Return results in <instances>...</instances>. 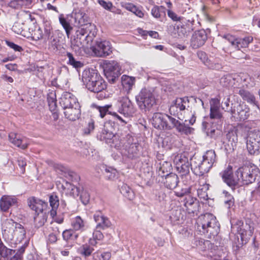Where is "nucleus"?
Wrapping results in <instances>:
<instances>
[{
    "label": "nucleus",
    "mask_w": 260,
    "mask_h": 260,
    "mask_svg": "<svg viewBox=\"0 0 260 260\" xmlns=\"http://www.w3.org/2000/svg\"><path fill=\"white\" fill-rule=\"evenodd\" d=\"M111 107V105H106L105 106H96V109L98 110L100 114V116L103 118L108 112L109 109Z\"/></svg>",
    "instance_id": "obj_61"
},
{
    "label": "nucleus",
    "mask_w": 260,
    "mask_h": 260,
    "mask_svg": "<svg viewBox=\"0 0 260 260\" xmlns=\"http://www.w3.org/2000/svg\"><path fill=\"white\" fill-rule=\"evenodd\" d=\"M198 57L203 61L205 64L208 66L209 68L212 69L219 70L221 68V65L219 63H211V64H208L206 61H207V57L206 54L203 51H199L197 53Z\"/></svg>",
    "instance_id": "obj_45"
},
{
    "label": "nucleus",
    "mask_w": 260,
    "mask_h": 260,
    "mask_svg": "<svg viewBox=\"0 0 260 260\" xmlns=\"http://www.w3.org/2000/svg\"><path fill=\"white\" fill-rule=\"evenodd\" d=\"M72 47L73 49L77 50V49H80L83 47L85 45L80 40L78 39V38L76 37V38H74L71 41Z\"/></svg>",
    "instance_id": "obj_56"
},
{
    "label": "nucleus",
    "mask_w": 260,
    "mask_h": 260,
    "mask_svg": "<svg viewBox=\"0 0 260 260\" xmlns=\"http://www.w3.org/2000/svg\"><path fill=\"white\" fill-rule=\"evenodd\" d=\"M93 218L95 221L97 223L96 228L100 230H105L111 225V222L107 217L105 216L100 212H96Z\"/></svg>",
    "instance_id": "obj_27"
},
{
    "label": "nucleus",
    "mask_w": 260,
    "mask_h": 260,
    "mask_svg": "<svg viewBox=\"0 0 260 260\" xmlns=\"http://www.w3.org/2000/svg\"><path fill=\"white\" fill-rule=\"evenodd\" d=\"M98 3L105 10L111 11L113 4L111 2H106L104 0H98Z\"/></svg>",
    "instance_id": "obj_60"
},
{
    "label": "nucleus",
    "mask_w": 260,
    "mask_h": 260,
    "mask_svg": "<svg viewBox=\"0 0 260 260\" xmlns=\"http://www.w3.org/2000/svg\"><path fill=\"white\" fill-rule=\"evenodd\" d=\"M16 203L17 199L15 197L4 196L0 200V208L3 211L6 212Z\"/></svg>",
    "instance_id": "obj_30"
},
{
    "label": "nucleus",
    "mask_w": 260,
    "mask_h": 260,
    "mask_svg": "<svg viewBox=\"0 0 260 260\" xmlns=\"http://www.w3.org/2000/svg\"><path fill=\"white\" fill-rule=\"evenodd\" d=\"M119 187L121 193L125 198L129 200H132L134 198V192L127 184L122 183L119 185Z\"/></svg>",
    "instance_id": "obj_38"
},
{
    "label": "nucleus",
    "mask_w": 260,
    "mask_h": 260,
    "mask_svg": "<svg viewBox=\"0 0 260 260\" xmlns=\"http://www.w3.org/2000/svg\"><path fill=\"white\" fill-rule=\"evenodd\" d=\"M9 139L11 143L22 149H26L29 144V140L27 138L15 133H10Z\"/></svg>",
    "instance_id": "obj_23"
},
{
    "label": "nucleus",
    "mask_w": 260,
    "mask_h": 260,
    "mask_svg": "<svg viewBox=\"0 0 260 260\" xmlns=\"http://www.w3.org/2000/svg\"><path fill=\"white\" fill-rule=\"evenodd\" d=\"M78 250L81 255L86 257L90 256L94 249L90 245L84 244L80 246Z\"/></svg>",
    "instance_id": "obj_43"
},
{
    "label": "nucleus",
    "mask_w": 260,
    "mask_h": 260,
    "mask_svg": "<svg viewBox=\"0 0 260 260\" xmlns=\"http://www.w3.org/2000/svg\"><path fill=\"white\" fill-rule=\"evenodd\" d=\"M210 117L211 119L220 120L222 116L219 112V108L210 106Z\"/></svg>",
    "instance_id": "obj_52"
},
{
    "label": "nucleus",
    "mask_w": 260,
    "mask_h": 260,
    "mask_svg": "<svg viewBox=\"0 0 260 260\" xmlns=\"http://www.w3.org/2000/svg\"><path fill=\"white\" fill-rule=\"evenodd\" d=\"M207 39V34L205 30L196 31L192 35L190 45L193 49H197L202 46Z\"/></svg>",
    "instance_id": "obj_20"
},
{
    "label": "nucleus",
    "mask_w": 260,
    "mask_h": 260,
    "mask_svg": "<svg viewBox=\"0 0 260 260\" xmlns=\"http://www.w3.org/2000/svg\"><path fill=\"white\" fill-rule=\"evenodd\" d=\"M166 8L162 6L155 5L151 10L152 16L161 22L166 18Z\"/></svg>",
    "instance_id": "obj_32"
},
{
    "label": "nucleus",
    "mask_w": 260,
    "mask_h": 260,
    "mask_svg": "<svg viewBox=\"0 0 260 260\" xmlns=\"http://www.w3.org/2000/svg\"><path fill=\"white\" fill-rule=\"evenodd\" d=\"M95 26L89 23L86 24L83 27L76 31V37L85 45L89 42H91L96 35Z\"/></svg>",
    "instance_id": "obj_10"
},
{
    "label": "nucleus",
    "mask_w": 260,
    "mask_h": 260,
    "mask_svg": "<svg viewBox=\"0 0 260 260\" xmlns=\"http://www.w3.org/2000/svg\"><path fill=\"white\" fill-rule=\"evenodd\" d=\"M59 205L58 197L54 193L50 196V206L52 209L50 211V214L53 220L58 223H61L63 221L62 217H58L57 216V209Z\"/></svg>",
    "instance_id": "obj_22"
},
{
    "label": "nucleus",
    "mask_w": 260,
    "mask_h": 260,
    "mask_svg": "<svg viewBox=\"0 0 260 260\" xmlns=\"http://www.w3.org/2000/svg\"><path fill=\"white\" fill-rule=\"evenodd\" d=\"M230 113L236 121H244L250 116V108L244 103L237 104L231 107Z\"/></svg>",
    "instance_id": "obj_11"
},
{
    "label": "nucleus",
    "mask_w": 260,
    "mask_h": 260,
    "mask_svg": "<svg viewBox=\"0 0 260 260\" xmlns=\"http://www.w3.org/2000/svg\"><path fill=\"white\" fill-rule=\"evenodd\" d=\"M238 93L243 100L259 108L258 102L256 101L254 95L250 91L244 88H239Z\"/></svg>",
    "instance_id": "obj_33"
},
{
    "label": "nucleus",
    "mask_w": 260,
    "mask_h": 260,
    "mask_svg": "<svg viewBox=\"0 0 260 260\" xmlns=\"http://www.w3.org/2000/svg\"><path fill=\"white\" fill-rule=\"evenodd\" d=\"M81 79L86 88L97 93V98L102 100L107 97L103 91L107 88V84L97 71L93 69H85L82 73Z\"/></svg>",
    "instance_id": "obj_2"
},
{
    "label": "nucleus",
    "mask_w": 260,
    "mask_h": 260,
    "mask_svg": "<svg viewBox=\"0 0 260 260\" xmlns=\"http://www.w3.org/2000/svg\"><path fill=\"white\" fill-rule=\"evenodd\" d=\"M59 20L60 24L65 29L68 37H69L70 31L73 29L72 27L70 25V23L67 21V20L62 16V15L59 17Z\"/></svg>",
    "instance_id": "obj_51"
},
{
    "label": "nucleus",
    "mask_w": 260,
    "mask_h": 260,
    "mask_svg": "<svg viewBox=\"0 0 260 260\" xmlns=\"http://www.w3.org/2000/svg\"><path fill=\"white\" fill-rule=\"evenodd\" d=\"M5 224L8 226L14 227L12 237L10 240H13L16 243H20L24 240L26 235V232L23 226L19 223L14 222L12 219L7 220Z\"/></svg>",
    "instance_id": "obj_16"
},
{
    "label": "nucleus",
    "mask_w": 260,
    "mask_h": 260,
    "mask_svg": "<svg viewBox=\"0 0 260 260\" xmlns=\"http://www.w3.org/2000/svg\"><path fill=\"white\" fill-rule=\"evenodd\" d=\"M50 167H52L57 173H63L66 178L72 181L77 182L80 180V178L78 174L60 164L50 161Z\"/></svg>",
    "instance_id": "obj_18"
},
{
    "label": "nucleus",
    "mask_w": 260,
    "mask_h": 260,
    "mask_svg": "<svg viewBox=\"0 0 260 260\" xmlns=\"http://www.w3.org/2000/svg\"><path fill=\"white\" fill-rule=\"evenodd\" d=\"M184 206L186 207L187 213L189 214H197L199 210L200 205L196 199L190 196L185 197L184 200Z\"/></svg>",
    "instance_id": "obj_26"
},
{
    "label": "nucleus",
    "mask_w": 260,
    "mask_h": 260,
    "mask_svg": "<svg viewBox=\"0 0 260 260\" xmlns=\"http://www.w3.org/2000/svg\"><path fill=\"white\" fill-rule=\"evenodd\" d=\"M226 138L229 141L237 143L238 142V129L235 127L231 129L226 134Z\"/></svg>",
    "instance_id": "obj_50"
},
{
    "label": "nucleus",
    "mask_w": 260,
    "mask_h": 260,
    "mask_svg": "<svg viewBox=\"0 0 260 260\" xmlns=\"http://www.w3.org/2000/svg\"><path fill=\"white\" fill-rule=\"evenodd\" d=\"M221 135V131L218 126H216L214 122L212 123L210 129H208L207 135L211 138L216 139Z\"/></svg>",
    "instance_id": "obj_42"
},
{
    "label": "nucleus",
    "mask_w": 260,
    "mask_h": 260,
    "mask_svg": "<svg viewBox=\"0 0 260 260\" xmlns=\"http://www.w3.org/2000/svg\"><path fill=\"white\" fill-rule=\"evenodd\" d=\"M120 106L118 112L125 117L132 116L135 112V109L128 97H122L120 100Z\"/></svg>",
    "instance_id": "obj_19"
},
{
    "label": "nucleus",
    "mask_w": 260,
    "mask_h": 260,
    "mask_svg": "<svg viewBox=\"0 0 260 260\" xmlns=\"http://www.w3.org/2000/svg\"><path fill=\"white\" fill-rule=\"evenodd\" d=\"M230 97L228 96L226 98H224L223 101L221 103V107L223 110H224L225 112H228L230 113L231 109L229 108L230 107Z\"/></svg>",
    "instance_id": "obj_62"
},
{
    "label": "nucleus",
    "mask_w": 260,
    "mask_h": 260,
    "mask_svg": "<svg viewBox=\"0 0 260 260\" xmlns=\"http://www.w3.org/2000/svg\"><path fill=\"white\" fill-rule=\"evenodd\" d=\"M232 230L236 232L240 235L242 243H246L252 236L253 228L249 224H244L241 220H237L235 222H231Z\"/></svg>",
    "instance_id": "obj_6"
},
{
    "label": "nucleus",
    "mask_w": 260,
    "mask_h": 260,
    "mask_svg": "<svg viewBox=\"0 0 260 260\" xmlns=\"http://www.w3.org/2000/svg\"><path fill=\"white\" fill-rule=\"evenodd\" d=\"M196 242L198 248L203 251H206L211 247V243L208 240L200 239L199 240H197Z\"/></svg>",
    "instance_id": "obj_46"
},
{
    "label": "nucleus",
    "mask_w": 260,
    "mask_h": 260,
    "mask_svg": "<svg viewBox=\"0 0 260 260\" xmlns=\"http://www.w3.org/2000/svg\"><path fill=\"white\" fill-rule=\"evenodd\" d=\"M160 166L159 167L158 173V175L160 176L161 177H164L166 175H165V173H168L170 171L171 169V165L169 162L164 161L162 164H160Z\"/></svg>",
    "instance_id": "obj_47"
},
{
    "label": "nucleus",
    "mask_w": 260,
    "mask_h": 260,
    "mask_svg": "<svg viewBox=\"0 0 260 260\" xmlns=\"http://www.w3.org/2000/svg\"><path fill=\"white\" fill-rule=\"evenodd\" d=\"M168 16L174 21H181L182 19V17L178 16L175 13L171 10H167Z\"/></svg>",
    "instance_id": "obj_63"
},
{
    "label": "nucleus",
    "mask_w": 260,
    "mask_h": 260,
    "mask_svg": "<svg viewBox=\"0 0 260 260\" xmlns=\"http://www.w3.org/2000/svg\"><path fill=\"white\" fill-rule=\"evenodd\" d=\"M247 137L260 145V132H250Z\"/></svg>",
    "instance_id": "obj_57"
},
{
    "label": "nucleus",
    "mask_w": 260,
    "mask_h": 260,
    "mask_svg": "<svg viewBox=\"0 0 260 260\" xmlns=\"http://www.w3.org/2000/svg\"><path fill=\"white\" fill-rule=\"evenodd\" d=\"M190 99H193L197 102L196 99L193 96L189 98L187 96L178 98L173 101L169 109L170 114L174 116H178L180 112L182 114V112L184 114L185 113V110L189 111V103Z\"/></svg>",
    "instance_id": "obj_8"
},
{
    "label": "nucleus",
    "mask_w": 260,
    "mask_h": 260,
    "mask_svg": "<svg viewBox=\"0 0 260 260\" xmlns=\"http://www.w3.org/2000/svg\"><path fill=\"white\" fill-rule=\"evenodd\" d=\"M80 199L84 205L87 204L90 200L89 193L86 191H83L80 195Z\"/></svg>",
    "instance_id": "obj_64"
},
{
    "label": "nucleus",
    "mask_w": 260,
    "mask_h": 260,
    "mask_svg": "<svg viewBox=\"0 0 260 260\" xmlns=\"http://www.w3.org/2000/svg\"><path fill=\"white\" fill-rule=\"evenodd\" d=\"M220 175L223 181L233 190L238 185L240 178L236 174V172L233 174L232 166H229L220 173Z\"/></svg>",
    "instance_id": "obj_15"
},
{
    "label": "nucleus",
    "mask_w": 260,
    "mask_h": 260,
    "mask_svg": "<svg viewBox=\"0 0 260 260\" xmlns=\"http://www.w3.org/2000/svg\"><path fill=\"white\" fill-rule=\"evenodd\" d=\"M189 160L191 161V170L194 175L202 176L209 171L201 156L194 155Z\"/></svg>",
    "instance_id": "obj_14"
},
{
    "label": "nucleus",
    "mask_w": 260,
    "mask_h": 260,
    "mask_svg": "<svg viewBox=\"0 0 260 260\" xmlns=\"http://www.w3.org/2000/svg\"><path fill=\"white\" fill-rule=\"evenodd\" d=\"M172 116L160 113H155L153 114L152 124L153 126L159 129H171L170 119Z\"/></svg>",
    "instance_id": "obj_13"
},
{
    "label": "nucleus",
    "mask_w": 260,
    "mask_h": 260,
    "mask_svg": "<svg viewBox=\"0 0 260 260\" xmlns=\"http://www.w3.org/2000/svg\"><path fill=\"white\" fill-rule=\"evenodd\" d=\"M28 205L32 210L35 211L37 214L45 213L47 211V203L35 197H31L28 199Z\"/></svg>",
    "instance_id": "obj_24"
},
{
    "label": "nucleus",
    "mask_w": 260,
    "mask_h": 260,
    "mask_svg": "<svg viewBox=\"0 0 260 260\" xmlns=\"http://www.w3.org/2000/svg\"><path fill=\"white\" fill-rule=\"evenodd\" d=\"M224 38L228 41L233 48L237 50L247 47L253 40L251 36L246 37L244 38H235L230 35H225Z\"/></svg>",
    "instance_id": "obj_17"
},
{
    "label": "nucleus",
    "mask_w": 260,
    "mask_h": 260,
    "mask_svg": "<svg viewBox=\"0 0 260 260\" xmlns=\"http://www.w3.org/2000/svg\"><path fill=\"white\" fill-rule=\"evenodd\" d=\"M247 149L249 153L252 155H258L260 153V145L251 141L249 138H247L246 141Z\"/></svg>",
    "instance_id": "obj_35"
},
{
    "label": "nucleus",
    "mask_w": 260,
    "mask_h": 260,
    "mask_svg": "<svg viewBox=\"0 0 260 260\" xmlns=\"http://www.w3.org/2000/svg\"><path fill=\"white\" fill-rule=\"evenodd\" d=\"M71 226L74 231H83L85 230V221L80 216H77L72 219Z\"/></svg>",
    "instance_id": "obj_36"
},
{
    "label": "nucleus",
    "mask_w": 260,
    "mask_h": 260,
    "mask_svg": "<svg viewBox=\"0 0 260 260\" xmlns=\"http://www.w3.org/2000/svg\"><path fill=\"white\" fill-rule=\"evenodd\" d=\"M73 17H74L75 23L77 25H82L84 23V18L82 12L75 13L74 14H73Z\"/></svg>",
    "instance_id": "obj_55"
},
{
    "label": "nucleus",
    "mask_w": 260,
    "mask_h": 260,
    "mask_svg": "<svg viewBox=\"0 0 260 260\" xmlns=\"http://www.w3.org/2000/svg\"><path fill=\"white\" fill-rule=\"evenodd\" d=\"M257 170L251 166H244L236 171V174L244 184L248 185L254 182L257 176Z\"/></svg>",
    "instance_id": "obj_7"
},
{
    "label": "nucleus",
    "mask_w": 260,
    "mask_h": 260,
    "mask_svg": "<svg viewBox=\"0 0 260 260\" xmlns=\"http://www.w3.org/2000/svg\"><path fill=\"white\" fill-rule=\"evenodd\" d=\"M121 82L123 88L128 92L135 84V78L133 77L123 75L121 77Z\"/></svg>",
    "instance_id": "obj_34"
},
{
    "label": "nucleus",
    "mask_w": 260,
    "mask_h": 260,
    "mask_svg": "<svg viewBox=\"0 0 260 260\" xmlns=\"http://www.w3.org/2000/svg\"><path fill=\"white\" fill-rule=\"evenodd\" d=\"M93 51L99 56H107L112 52L110 44L106 41H97Z\"/></svg>",
    "instance_id": "obj_21"
},
{
    "label": "nucleus",
    "mask_w": 260,
    "mask_h": 260,
    "mask_svg": "<svg viewBox=\"0 0 260 260\" xmlns=\"http://www.w3.org/2000/svg\"><path fill=\"white\" fill-rule=\"evenodd\" d=\"M190 193V187H186L184 188L181 189L179 191H175V195L178 197H183L185 196V197L188 196H190L189 193Z\"/></svg>",
    "instance_id": "obj_59"
},
{
    "label": "nucleus",
    "mask_w": 260,
    "mask_h": 260,
    "mask_svg": "<svg viewBox=\"0 0 260 260\" xmlns=\"http://www.w3.org/2000/svg\"><path fill=\"white\" fill-rule=\"evenodd\" d=\"M94 129V121L90 119L88 121L87 125L83 129V133L84 135H88L93 131Z\"/></svg>",
    "instance_id": "obj_53"
},
{
    "label": "nucleus",
    "mask_w": 260,
    "mask_h": 260,
    "mask_svg": "<svg viewBox=\"0 0 260 260\" xmlns=\"http://www.w3.org/2000/svg\"><path fill=\"white\" fill-rule=\"evenodd\" d=\"M201 157L204 163L206 164V165L209 171L216 162L217 159L216 155L213 150L207 151Z\"/></svg>",
    "instance_id": "obj_29"
},
{
    "label": "nucleus",
    "mask_w": 260,
    "mask_h": 260,
    "mask_svg": "<svg viewBox=\"0 0 260 260\" xmlns=\"http://www.w3.org/2000/svg\"><path fill=\"white\" fill-rule=\"evenodd\" d=\"M28 30L24 37L32 41H38L42 38L43 32L39 26H34L29 28Z\"/></svg>",
    "instance_id": "obj_31"
},
{
    "label": "nucleus",
    "mask_w": 260,
    "mask_h": 260,
    "mask_svg": "<svg viewBox=\"0 0 260 260\" xmlns=\"http://www.w3.org/2000/svg\"><path fill=\"white\" fill-rule=\"evenodd\" d=\"M116 125L114 122L109 120L105 122L101 131L97 134V138L101 141H105L115 147L121 146L124 147L126 155L129 158L136 159L141 155V147L134 138L127 135L125 139L121 140L119 143L116 141L118 136L116 135Z\"/></svg>",
    "instance_id": "obj_1"
},
{
    "label": "nucleus",
    "mask_w": 260,
    "mask_h": 260,
    "mask_svg": "<svg viewBox=\"0 0 260 260\" xmlns=\"http://www.w3.org/2000/svg\"><path fill=\"white\" fill-rule=\"evenodd\" d=\"M104 175L107 179L113 180L116 177L117 171L114 168L106 167L105 169Z\"/></svg>",
    "instance_id": "obj_49"
},
{
    "label": "nucleus",
    "mask_w": 260,
    "mask_h": 260,
    "mask_svg": "<svg viewBox=\"0 0 260 260\" xmlns=\"http://www.w3.org/2000/svg\"><path fill=\"white\" fill-rule=\"evenodd\" d=\"M174 162L177 171L182 176L188 175L191 169V161L189 162L188 157L185 154H178L174 158Z\"/></svg>",
    "instance_id": "obj_12"
},
{
    "label": "nucleus",
    "mask_w": 260,
    "mask_h": 260,
    "mask_svg": "<svg viewBox=\"0 0 260 260\" xmlns=\"http://www.w3.org/2000/svg\"><path fill=\"white\" fill-rule=\"evenodd\" d=\"M53 96H55L53 91L50 92V111L52 112V115L54 121H56L58 118V110L57 109L56 100H54Z\"/></svg>",
    "instance_id": "obj_37"
},
{
    "label": "nucleus",
    "mask_w": 260,
    "mask_h": 260,
    "mask_svg": "<svg viewBox=\"0 0 260 260\" xmlns=\"http://www.w3.org/2000/svg\"><path fill=\"white\" fill-rule=\"evenodd\" d=\"M184 23H186V22L185 21H182L181 24L178 25L176 27L178 36L181 37L185 36L187 32H189L187 28L185 26Z\"/></svg>",
    "instance_id": "obj_54"
},
{
    "label": "nucleus",
    "mask_w": 260,
    "mask_h": 260,
    "mask_svg": "<svg viewBox=\"0 0 260 260\" xmlns=\"http://www.w3.org/2000/svg\"><path fill=\"white\" fill-rule=\"evenodd\" d=\"M26 26L24 23L20 22H15L12 26V30L17 34L20 35L24 37L26 34L27 31L25 30Z\"/></svg>",
    "instance_id": "obj_44"
},
{
    "label": "nucleus",
    "mask_w": 260,
    "mask_h": 260,
    "mask_svg": "<svg viewBox=\"0 0 260 260\" xmlns=\"http://www.w3.org/2000/svg\"><path fill=\"white\" fill-rule=\"evenodd\" d=\"M67 56L69 59L67 63L77 71L84 66V63L76 58L71 53L67 52Z\"/></svg>",
    "instance_id": "obj_39"
},
{
    "label": "nucleus",
    "mask_w": 260,
    "mask_h": 260,
    "mask_svg": "<svg viewBox=\"0 0 260 260\" xmlns=\"http://www.w3.org/2000/svg\"><path fill=\"white\" fill-rule=\"evenodd\" d=\"M171 129L176 128L177 131L182 134L189 135L192 134L194 128L190 127L185 123H182L178 120L173 117L170 119Z\"/></svg>",
    "instance_id": "obj_25"
},
{
    "label": "nucleus",
    "mask_w": 260,
    "mask_h": 260,
    "mask_svg": "<svg viewBox=\"0 0 260 260\" xmlns=\"http://www.w3.org/2000/svg\"><path fill=\"white\" fill-rule=\"evenodd\" d=\"M15 253V250L7 248L4 245H2L0 247V255L2 257L7 259L11 258V260H12V258L15 259V256L13 255Z\"/></svg>",
    "instance_id": "obj_40"
},
{
    "label": "nucleus",
    "mask_w": 260,
    "mask_h": 260,
    "mask_svg": "<svg viewBox=\"0 0 260 260\" xmlns=\"http://www.w3.org/2000/svg\"><path fill=\"white\" fill-rule=\"evenodd\" d=\"M198 229L209 238L216 236L220 226L216 218L212 214L207 213L201 215L198 221Z\"/></svg>",
    "instance_id": "obj_3"
},
{
    "label": "nucleus",
    "mask_w": 260,
    "mask_h": 260,
    "mask_svg": "<svg viewBox=\"0 0 260 260\" xmlns=\"http://www.w3.org/2000/svg\"><path fill=\"white\" fill-rule=\"evenodd\" d=\"M231 80L232 77L230 76L224 75L220 78L219 83L223 87H228L230 85Z\"/></svg>",
    "instance_id": "obj_58"
},
{
    "label": "nucleus",
    "mask_w": 260,
    "mask_h": 260,
    "mask_svg": "<svg viewBox=\"0 0 260 260\" xmlns=\"http://www.w3.org/2000/svg\"><path fill=\"white\" fill-rule=\"evenodd\" d=\"M139 107L145 111H149L155 104V99L152 91L149 89H142L136 96Z\"/></svg>",
    "instance_id": "obj_5"
},
{
    "label": "nucleus",
    "mask_w": 260,
    "mask_h": 260,
    "mask_svg": "<svg viewBox=\"0 0 260 260\" xmlns=\"http://www.w3.org/2000/svg\"><path fill=\"white\" fill-rule=\"evenodd\" d=\"M165 177V178H162V182L166 188L173 189L177 187L179 181L176 174L171 173L167 174Z\"/></svg>",
    "instance_id": "obj_28"
},
{
    "label": "nucleus",
    "mask_w": 260,
    "mask_h": 260,
    "mask_svg": "<svg viewBox=\"0 0 260 260\" xmlns=\"http://www.w3.org/2000/svg\"><path fill=\"white\" fill-rule=\"evenodd\" d=\"M104 74L111 84H114L119 80L120 75V68L115 61H108L105 63L104 67Z\"/></svg>",
    "instance_id": "obj_9"
},
{
    "label": "nucleus",
    "mask_w": 260,
    "mask_h": 260,
    "mask_svg": "<svg viewBox=\"0 0 260 260\" xmlns=\"http://www.w3.org/2000/svg\"><path fill=\"white\" fill-rule=\"evenodd\" d=\"M48 215L47 212L45 213H38L37 215L34 216V222L36 226L37 227H40L44 225L47 219Z\"/></svg>",
    "instance_id": "obj_41"
},
{
    "label": "nucleus",
    "mask_w": 260,
    "mask_h": 260,
    "mask_svg": "<svg viewBox=\"0 0 260 260\" xmlns=\"http://www.w3.org/2000/svg\"><path fill=\"white\" fill-rule=\"evenodd\" d=\"M60 104L63 109L74 106L75 114H66L64 112L66 118L75 121L79 118L81 113L80 106L77 99L73 94L70 92L64 93L60 98Z\"/></svg>",
    "instance_id": "obj_4"
},
{
    "label": "nucleus",
    "mask_w": 260,
    "mask_h": 260,
    "mask_svg": "<svg viewBox=\"0 0 260 260\" xmlns=\"http://www.w3.org/2000/svg\"><path fill=\"white\" fill-rule=\"evenodd\" d=\"M78 237V235L76 234L74 230H67L63 232V239L68 241L70 240H76Z\"/></svg>",
    "instance_id": "obj_48"
}]
</instances>
